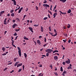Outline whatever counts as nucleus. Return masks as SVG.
Segmentation results:
<instances>
[{"label":"nucleus","mask_w":76,"mask_h":76,"mask_svg":"<svg viewBox=\"0 0 76 76\" xmlns=\"http://www.w3.org/2000/svg\"><path fill=\"white\" fill-rule=\"evenodd\" d=\"M36 8L37 9V10H38V7L37 6H36Z\"/></svg>","instance_id":"50"},{"label":"nucleus","mask_w":76,"mask_h":76,"mask_svg":"<svg viewBox=\"0 0 76 76\" xmlns=\"http://www.w3.org/2000/svg\"><path fill=\"white\" fill-rule=\"evenodd\" d=\"M4 25H7V23H6V21H4Z\"/></svg>","instance_id":"38"},{"label":"nucleus","mask_w":76,"mask_h":76,"mask_svg":"<svg viewBox=\"0 0 76 76\" xmlns=\"http://www.w3.org/2000/svg\"><path fill=\"white\" fill-rule=\"evenodd\" d=\"M56 5L54 7L53 9H56Z\"/></svg>","instance_id":"62"},{"label":"nucleus","mask_w":76,"mask_h":76,"mask_svg":"<svg viewBox=\"0 0 76 76\" xmlns=\"http://www.w3.org/2000/svg\"><path fill=\"white\" fill-rule=\"evenodd\" d=\"M7 16L8 17H9V16H10V14H8L7 15Z\"/></svg>","instance_id":"63"},{"label":"nucleus","mask_w":76,"mask_h":76,"mask_svg":"<svg viewBox=\"0 0 76 76\" xmlns=\"http://www.w3.org/2000/svg\"><path fill=\"white\" fill-rule=\"evenodd\" d=\"M62 64H64V65H65V64H66V63L65 62H63L62 63Z\"/></svg>","instance_id":"51"},{"label":"nucleus","mask_w":76,"mask_h":76,"mask_svg":"<svg viewBox=\"0 0 76 76\" xmlns=\"http://www.w3.org/2000/svg\"><path fill=\"white\" fill-rule=\"evenodd\" d=\"M44 39H45L44 41L45 42H47V40L46 39V38L45 37Z\"/></svg>","instance_id":"44"},{"label":"nucleus","mask_w":76,"mask_h":76,"mask_svg":"<svg viewBox=\"0 0 76 76\" xmlns=\"http://www.w3.org/2000/svg\"><path fill=\"white\" fill-rule=\"evenodd\" d=\"M45 51H46V52H47V53H49V54H50V53H51V49H47L45 50Z\"/></svg>","instance_id":"1"},{"label":"nucleus","mask_w":76,"mask_h":76,"mask_svg":"<svg viewBox=\"0 0 76 76\" xmlns=\"http://www.w3.org/2000/svg\"><path fill=\"white\" fill-rule=\"evenodd\" d=\"M30 30V31H31V32H34V31H33L32 30H33V29H32V28H31V27H29L28 28Z\"/></svg>","instance_id":"11"},{"label":"nucleus","mask_w":76,"mask_h":76,"mask_svg":"<svg viewBox=\"0 0 76 76\" xmlns=\"http://www.w3.org/2000/svg\"><path fill=\"white\" fill-rule=\"evenodd\" d=\"M49 31H51V26H50L49 27Z\"/></svg>","instance_id":"27"},{"label":"nucleus","mask_w":76,"mask_h":76,"mask_svg":"<svg viewBox=\"0 0 76 76\" xmlns=\"http://www.w3.org/2000/svg\"><path fill=\"white\" fill-rule=\"evenodd\" d=\"M60 1H61L62 3H65L67 0H60Z\"/></svg>","instance_id":"9"},{"label":"nucleus","mask_w":76,"mask_h":76,"mask_svg":"<svg viewBox=\"0 0 76 76\" xmlns=\"http://www.w3.org/2000/svg\"><path fill=\"white\" fill-rule=\"evenodd\" d=\"M57 52H58V51L57 50H54L53 51V53H56Z\"/></svg>","instance_id":"19"},{"label":"nucleus","mask_w":76,"mask_h":76,"mask_svg":"<svg viewBox=\"0 0 76 76\" xmlns=\"http://www.w3.org/2000/svg\"><path fill=\"white\" fill-rule=\"evenodd\" d=\"M48 19V17H46L44 18L43 19L44 20H46V19Z\"/></svg>","instance_id":"39"},{"label":"nucleus","mask_w":76,"mask_h":76,"mask_svg":"<svg viewBox=\"0 0 76 76\" xmlns=\"http://www.w3.org/2000/svg\"><path fill=\"white\" fill-rule=\"evenodd\" d=\"M22 70V69H19L18 72H21V71Z\"/></svg>","instance_id":"49"},{"label":"nucleus","mask_w":76,"mask_h":76,"mask_svg":"<svg viewBox=\"0 0 76 76\" xmlns=\"http://www.w3.org/2000/svg\"><path fill=\"white\" fill-rule=\"evenodd\" d=\"M18 62H16L15 63L14 66H17V65H18Z\"/></svg>","instance_id":"28"},{"label":"nucleus","mask_w":76,"mask_h":76,"mask_svg":"<svg viewBox=\"0 0 76 76\" xmlns=\"http://www.w3.org/2000/svg\"><path fill=\"white\" fill-rule=\"evenodd\" d=\"M48 12H49V13H50L51 15H52V13H51V11H50L49 10H48Z\"/></svg>","instance_id":"31"},{"label":"nucleus","mask_w":76,"mask_h":76,"mask_svg":"<svg viewBox=\"0 0 76 76\" xmlns=\"http://www.w3.org/2000/svg\"><path fill=\"white\" fill-rule=\"evenodd\" d=\"M12 44H14L15 42L14 41V40H12Z\"/></svg>","instance_id":"33"},{"label":"nucleus","mask_w":76,"mask_h":76,"mask_svg":"<svg viewBox=\"0 0 76 76\" xmlns=\"http://www.w3.org/2000/svg\"><path fill=\"white\" fill-rule=\"evenodd\" d=\"M54 58L55 60H58V57L57 56H55L54 57Z\"/></svg>","instance_id":"8"},{"label":"nucleus","mask_w":76,"mask_h":76,"mask_svg":"<svg viewBox=\"0 0 76 76\" xmlns=\"http://www.w3.org/2000/svg\"><path fill=\"white\" fill-rule=\"evenodd\" d=\"M50 67L51 68V69H53V66L52 65H51L50 66Z\"/></svg>","instance_id":"45"},{"label":"nucleus","mask_w":76,"mask_h":76,"mask_svg":"<svg viewBox=\"0 0 76 76\" xmlns=\"http://www.w3.org/2000/svg\"><path fill=\"white\" fill-rule=\"evenodd\" d=\"M47 3V1L46 0H45L43 2V3Z\"/></svg>","instance_id":"40"},{"label":"nucleus","mask_w":76,"mask_h":76,"mask_svg":"<svg viewBox=\"0 0 76 76\" xmlns=\"http://www.w3.org/2000/svg\"><path fill=\"white\" fill-rule=\"evenodd\" d=\"M60 1H61L62 3H65L67 0H60Z\"/></svg>","instance_id":"10"},{"label":"nucleus","mask_w":76,"mask_h":76,"mask_svg":"<svg viewBox=\"0 0 76 76\" xmlns=\"http://www.w3.org/2000/svg\"><path fill=\"white\" fill-rule=\"evenodd\" d=\"M54 31L55 33V35L56 36H57V32L56 31V29H54Z\"/></svg>","instance_id":"7"},{"label":"nucleus","mask_w":76,"mask_h":76,"mask_svg":"<svg viewBox=\"0 0 76 76\" xmlns=\"http://www.w3.org/2000/svg\"><path fill=\"white\" fill-rule=\"evenodd\" d=\"M68 61H66L65 62L67 64H70V60L69 58L68 59Z\"/></svg>","instance_id":"2"},{"label":"nucleus","mask_w":76,"mask_h":76,"mask_svg":"<svg viewBox=\"0 0 76 76\" xmlns=\"http://www.w3.org/2000/svg\"><path fill=\"white\" fill-rule=\"evenodd\" d=\"M39 38H42V36H40L39 37Z\"/></svg>","instance_id":"60"},{"label":"nucleus","mask_w":76,"mask_h":76,"mask_svg":"<svg viewBox=\"0 0 76 76\" xmlns=\"http://www.w3.org/2000/svg\"><path fill=\"white\" fill-rule=\"evenodd\" d=\"M13 12H14V10H11L10 11V13H13Z\"/></svg>","instance_id":"32"},{"label":"nucleus","mask_w":76,"mask_h":76,"mask_svg":"<svg viewBox=\"0 0 76 76\" xmlns=\"http://www.w3.org/2000/svg\"><path fill=\"white\" fill-rule=\"evenodd\" d=\"M18 52L19 54V56L20 57H21V55H22V54L21 53V51H18Z\"/></svg>","instance_id":"12"},{"label":"nucleus","mask_w":76,"mask_h":76,"mask_svg":"<svg viewBox=\"0 0 76 76\" xmlns=\"http://www.w3.org/2000/svg\"><path fill=\"white\" fill-rule=\"evenodd\" d=\"M70 24H68V26H67V28H70Z\"/></svg>","instance_id":"20"},{"label":"nucleus","mask_w":76,"mask_h":76,"mask_svg":"<svg viewBox=\"0 0 76 76\" xmlns=\"http://www.w3.org/2000/svg\"><path fill=\"white\" fill-rule=\"evenodd\" d=\"M42 73H40L39 74V76H43V74L42 75Z\"/></svg>","instance_id":"34"},{"label":"nucleus","mask_w":76,"mask_h":76,"mask_svg":"<svg viewBox=\"0 0 76 76\" xmlns=\"http://www.w3.org/2000/svg\"><path fill=\"white\" fill-rule=\"evenodd\" d=\"M22 66V63H21L20 64H19L18 65H17V67H20V66Z\"/></svg>","instance_id":"6"},{"label":"nucleus","mask_w":76,"mask_h":76,"mask_svg":"<svg viewBox=\"0 0 76 76\" xmlns=\"http://www.w3.org/2000/svg\"><path fill=\"white\" fill-rule=\"evenodd\" d=\"M26 16V15H24L23 18L25 19V18Z\"/></svg>","instance_id":"56"},{"label":"nucleus","mask_w":76,"mask_h":76,"mask_svg":"<svg viewBox=\"0 0 76 76\" xmlns=\"http://www.w3.org/2000/svg\"><path fill=\"white\" fill-rule=\"evenodd\" d=\"M24 39H26V40H29V39L26 38V37L24 36L23 37Z\"/></svg>","instance_id":"15"},{"label":"nucleus","mask_w":76,"mask_h":76,"mask_svg":"<svg viewBox=\"0 0 76 76\" xmlns=\"http://www.w3.org/2000/svg\"><path fill=\"white\" fill-rule=\"evenodd\" d=\"M5 50H6V48L5 47H3L2 48V50H3L4 52Z\"/></svg>","instance_id":"16"},{"label":"nucleus","mask_w":76,"mask_h":76,"mask_svg":"<svg viewBox=\"0 0 76 76\" xmlns=\"http://www.w3.org/2000/svg\"><path fill=\"white\" fill-rule=\"evenodd\" d=\"M21 10H19L18 11V13H20L21 12Z\"/></svg>","instance_id":"54"},{"label":"nucleus","mask_w":76,"mask_h":76,"mask_svg":"<svg viewBox=\"0 0 76 76\" xmlns=\"http://www.w3.org/2000/svg\"><path fill=\"white\" fill-rule=\"evenodd\" d=\"M46 56L47 57H48L49 56V53H47Z\"/></svg>","instance_id":"35"},{"label":"nucleus","mask_w":76,"mask_h":76,"mask_svg":"<svg viewBox=\"0 0 76 76\" xmlns=\"http://www.w3.org/2000/svg\"><path fill=\"white\" fill-rule=\"evenodd\" d=\"M41 32L44 31V28H43V27L42 26H41Z\"/></svg>","instance_id":"13"},{"label":"nucleus","mask_w":76,"mask_h":76,"mask_svg":"<svg viewBox=\"0 0 76 76\" xmlns=\"http://www.w3.org/2000/svg\"><path fill=\"white\" fill-rule=\"evenodd\" d=\"M11 16H12V17H14L15 16V14H14V13H12L11 14Z\"/></svg>","instance_id":"21"},{"label":"nucleus","mask_w":76,"mask_h":76,"mask_svg":"<svg viewBox=\"0 0 76 76\" xmlns=\"http://www.w3.org/2000/svg\"><path fill=\"white\" fill-rule=\"evenodd\" d=\"M18 50H19L18 51H21V50H20V48L19 47H17Z\"/></svg>","instance_id":"30"},{"label":"nucleus","mask_w":76,"mask_h":76,"mask_svg":"<svg viewBox=\"0 0 76 76\" xmlns=\"http://www.w3.org/2000/svg\"><path fill=\"white\" fill-rule=\"evenodd\" d=\"M39 26V25H37V24H35L34 25V26Z\"/></svg>","instance_id":"41"},{"label":"nucleus","mask_w":76,"mask_h":76,"mask_svg":"<svg viewBox=\"0 0 76 76\" xmlns=\"http://www.w3.org/2000/svg\"><path fill=\"white\" fill-rule=\"evenodd\" d=\"M60 71H61V72H63V67H62V66L61 67Z\"/></svg>","instance_id":"25"},{"label":"nucleus","mask_w":76,"mask_h":76,"mask_svg":"<svg viewBox=\"0 0 76 76\" xmlns=\"http://www.w3.org/2000/svg\"><path fill=\"white\" fill-rule=\"evenodd\" d=\"M12 22L13 23H15V20H12Z\"/></svg>","instance_id":"53"},{"label":"nucleus","mask_w":76,"mask_h":76,"mask_svg":"<svg viewBox=\"0 0 76 76\" xmlns=\"http://www.w3.org/2000/svg\"><path fill=\"white\" fill-rule=\"evenodd\" d=\"M17 33H15L14 35V36H16L17 35Z\"/></svg>","instance_id":"46"},{"label":"nucleus","mask_w":76,"mask_h":76,"mask_svg":"<svg viewBox=\"0 0 76 76\" xmlns=\"http://www.w3.org/2000/svg\"><path fill=\"white\" fill-rule=\"evenodd\" d=\"M69 15L70 16H73V14H72V13H70Z\"/></svg>","instance_id":"48"},{"label":"nucleus","mask_w":76,"mask_h":76,"mask_svg":"<svg viewBox=\"0 0 76 76\" xmlns=\"http://www.w3.org/2000/svg\"><path fill=\"white\" fill-rule=\"evenodd\" d=\"M6 54L4 53L2 54V56H6Z\"/></svg>","instance_id":"61"},{"label":"nucleus","mask_w":76,"mask_h":76,"mask_svg":"<svg viewBox=\"0 0 76 76\" xmlns=\"http://www.w3.org/2000/svg\"><path fill=\"white\" fill-rule=\"evenodd\" d=\"M66 73H67V72L65 70L63 72L62 75L63 76H65V74H66Z\"/></svg>","instance_id":"3"},{"label":"nucleus","mask_w":76,"mask_h":76,"mask_svg":"<svg viewBox=\"0 0 76 76\" xmlns=\"http://www.w3.org/2000/svg\"><path fill=\"white\" fill-rule=\"evenodd\" d=\"M14 5H16V1L14 2Z\"/></svg>","instance_id":"42"},{"label":"nucleus","mask_w":76,"mask_h":76,"mask_svg":"<svg viewBox=\"0 0 76 76\" xmlns=\"http://www.w3.org/2000/svg\"><path fill=\"white\" fill-rule=\"evenodd\" d=\"M7 68H6L5 69H4V71H5V70H7Z\"/></svg>","instance_id":"59"},{"label":"nucleus","mask_w":76,"mask_h":76,"mask_svg":"<svg viewBox=\"0 0 76 76\" xmlns=\"http://www.w3.org/2000/svg\"><path fill=\"white\" fill-rule=\"evenodd\" d=\"M71 13V10L69 9L68 11V13Z\"/></svg>","instance_id":"22"},{"label":"nucleus","mask_w":76,"mask_h":76,"mask_svg":"<svg viewBox=\"0 0 76 76\" xmlns=\"http://www.w3.org/2000/svg\"><path fill=\"white\" fill-rule=\"evenodd\" d=\"M68 43H70V42H71V40L70 39L68 41Z\"/></svg>","instance_id":"52"},{"label":"nucleus","mask_w":76,"mask_h":76,"mask_svg":"<svg viewBox=\"0 0 76 76\" xmlns=\"http://www.w3.org/2000/svg\"><path fill=\"white\" fill-rule=\"evenodd\" d=\"M54 73L55 74L56 76H58V74H57V72H55Z\"/></svg>","instance_id":"43"},{"label":"nucleus","mask_w":76,"mask_h":76,"mask_svg":"<svg viewBox=\"0 0 76 76\" xmlns=\"http://www.w3.org/2000/svg\"><path fill=\"white\" fill-rule=\"evenodd\" d=\"M12 45L14 47H15V48H16V46H15V45L12 44Z\"/></svg>","instance_id":"36"},{"label":"nucleus","mask_w":76,"mask_h":76,"mask_svg":"<svg viewBox=\"0 0 76 76\" xmlns=\"http://www.w3.org/2000/svg\"><path fill=\"white\" fill-rule=\"evenodd\" d=\"M37 42L39 45H40L41 44V42H40V41L39 40H37Z\"/></svg>","instance_id":"14"},{"label":"nucleus","mask_w":76,"mask_h":76,"mask_svg":"<svg viewBox=\"0 0 76 76\" xmlns=\"http://www.w3.org/2000/svg\"><path fill=\"white\" fill-rule=\"evenodd\" d=\"M43 6H44V7H50V6L47 4H43Z\"/></svg>","instance_id":"4"},{"label":"nucleus","mask_w":76,"mask_h":76,"mask_svg":"<svg viewBox=\"0 0 76 76\" xmlns=\"http://www.w3.org/2000/svg\"><path fill=\"white\" fill-rule=\"evenodd\" d=\"M12 64V62H11L10 63L8 64V65H9L10 64Z\"/></svg>","instance_id":"58"},{"label":"nucleus","mask_w":76,"mask_h":76,"mask_svg":"<svg viewBox=\"0 0 76 76\" xmlns=\"http://www.w3.org/2000/svg\"><path fill=\"white\" fill-rule=\"evenodd\" d=\"M4 13V11H3L0 12V14H3V13Z\"/></svg>","instance_id":"26"},{"label":"nucleus","mask_w":76,"mask_h":76,"mask_svg":"<svg viewBox=\"0 0 76 76\" xmlns=\"http://www.w3.org/2000/svg\"><path fill=\"white\" fill-rule=\"evenodd\" d=\"M24 56H25V58H26V57H27V55H26V53H24Z\"/></svg>","instance_id":"23"},{"label":"nucleus","mask_w":76,"mask_h":76,"mask_svg":"<svg viewBox=\"0 0 76 76\" xmlns=\"http://www.w3.org/2000/svg\"><path fill=\"white\" fill-rule=\"evenodd\" d=\"M53 34H54L53 33H51V34H50L51 35H52V36L53 37H56L55 35H53Z\"/></svg>","instance_id":"24"},{"label":"nucleus","mask_w":76,"mask_h":76,"mask_svg":"<svg viewBox=\"0 0 76 76\" xmlns=\"http://www.w3.org/2000/svg\"><path fill=\"white\" fill-rule=\"evenodd\" d=\"M15 31H16L17 32H18V31H20V29H16L15 30Z\"/></svg>","instance_id":"37"},{"label":"nucleus","mask_w":76,"mask_h":76,"mask_svg":"<svg viewBox=\"0 0 76 76\" xmlns=\"http://www.w3.org/2000/svg\"><path fill=\"white\" fill-rule=\"evenodd\" d=\"M17 26L18 25H17L16 24L14 23V25L12 26V27L13 28H15V27H16V26Z\"/></svg>","instance_id":"5"},{"label":"nucleus","mask_w":76,"mask_h":76,"mask_svg":"<svg viewBox=\"0 0 76 76\" xmlns=\"http://www.w3.org/2000/svg\"><path fill=\"white\" fill-rule=\"evenodd\" d=\"M18 36H17L15 37V40H16V39H17L18 38Z\"/></svg>","instance_id":"55"},{"label":"nucleus","mask_w":76,"mask_h":76,"mask_svg":"<svg viewBox=\"0 0 76 76\" xmlns=\"http://www.w3.org/2000/svg\"><path fill=\"white\" fill-rule=\"evenodd\" d=\"M57 15V13H54V14L53 15V16H56V15Z\"/></svg>","instance_id":"29"},{"label":"nucleus","mask_w":76,"mask_h":76,"mask_svg":"<svg viewBox=\"0 0 76 76\" xmlns=\"http://www.w3.org/2000/svg\"><path fill=\"white\" fill-rule=\"evenodd\" d=\"M70 69V66L67 67V69Z\"/></svg>","instance_id":"57"},{"label":"nucleus","mask_w":76,"mask_h":76,"mask_svg":"<svg viewBox=\"0 0 76 76\" xmlns=\"http://www.w3.org/2000/svg\"><path fill=\"white\" fill-rule=\"evenodd\" d=\"M16 20H17V22H20V20L18 18H17L15 19Z\"/></svg>","instance_id":"18"},{"label":"nucleus","mask_w":76,"mask_h":76,"mask_svg":"<svg viewBox=\"0 0 76 76\" xmlns=\"http://www.w3.org/2000/svg\"><path fill=\"white\" fill-rule=\"evenodd\" d=\"M17 59H18V57L15 58L14 59V61H16V60H17Z\"/></svg>","instance_id":"17"},{"label":"nucleus","mask_w":76,"mask_h":76,"mask_svg":"<svg viewBox=\"0 0 76 76\" xmlns=\"http://www.w3.org/2000/svg\"><path fill=\"white\" fill-rule=\"evenodd\" d=\"M47 44H45V45H44L43 46V47H45L46 46V45H47Z\"/></svg>","instance_id":"64"},{"label":"nucleus","mask_w":76,"mask_h":76,"mask_svg":"<svg viewBox=\"0 0 76 76\" xmlns=\"http://www.w3.org/2000/svg\"><path fill=\"white\" fill-rule=\"evenodd\" d=\"M23 70H24V69H25V66L24 65L23 66Z\"/></svg>","instance_id":"47"}]
</instances>
